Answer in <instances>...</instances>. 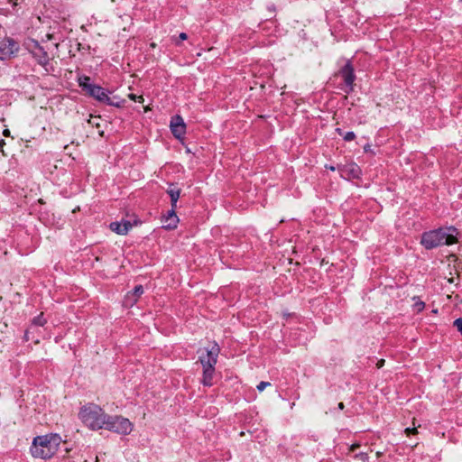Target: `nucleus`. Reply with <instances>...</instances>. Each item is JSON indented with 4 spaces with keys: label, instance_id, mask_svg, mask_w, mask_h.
Masks as SVG:
<instances>
[{
    "label": "nucleus",
    "instance_id": "obj_1",
    "mask_svg": "<svg viewBox=\"0 0 462 462\" xmlns=\"http://www.w3.org/2000/svg\"><path fill=\"white\" fill-rule=\"evenodd\" d=\"M458 234V230L453 226L441 227L423 233L420 243L426 249L449 245L457 243Z\"/></svg>",
    "mask_w": 462,
    "mask_h": 462
},
{
    "label": "nucleus",
    "instance_id": "obj_2",
    "mask_svg": "<svg viewBox=\"0 0 462 462\" xmlns=\"http://www.w3.org/2000/svg\"><path fill=\"white\" fill-rule=\"evenodd\" d=\"M60 443L61 438L58 434L38 436L33 439L31 454L36 458H51L57 452Z\"/></svg>",
    "mask_w": 462,
    "mask_h": 462
},
{
    "label": "nucleus",
    "instance_id": "obj_3",
    "mask_svg": "<svg viewBox=\"0 0 462 462\" xmlns=\"http://www.w3.org/2000/svg\"><path fill=\"white\" fill-rule=\"evenodd\" d=\"M220 347L217 344H213L210 347H205L199 350V360L203 367L202 383L205 386L213 384V377L215 374V365L217 362V356Z\"/></svg>",
    "mask_w": 462,
    "mask_h": 462
},
{
    "label": "nucleus",
    "instance_id": "obj_4",
    "mask_svg": "<svg viewBox=\"0 0 462 462\" xmlns=\"http://www.w3.org/2000/svg\"><path fill=\"white\" fill-rule=\"evenodd\" d=\"M79 417L88 428L93 430L102 429L108 420V415L94 403L84 405L79 412Z\"/></svg>",
    "mask_w": 462,
    "mask_h": 462
},
{
    "label": "nucleus",
    "instance_id": "obj_5",
    "mask_svg": "<svg viewBox=\"0 0 462 462\" xmlns=\"http://www.w3.org/2000/svg\"><path fill=\"white\" fill-rule=\"evenodd\" d=\"M103 428L118 434L128 435L133 430V424L128 419L108 415V420H106V425Z\"/></svg>",
    "mask_w": 462,
    "mask_h": 462
},
{
    "label": "nucleus",
    "instance_id": "obj_6",
    "mask_svg": "<svg viewBox=\"0 0 462 462\" xmlns=\"http://www.w3.org/2000/svg\"><path fill=\"white\" fill-rule=\"evenodd\" d=\"M30 52L40 65L46 66L49 63L48 52L37 42L31 46Z\"/></svg>",
    "mask_w": 462,
    "mask_h": 462
},
{
    "label": "nucleus",
    "instance_id": "obj_7",
    "mask_svg": "<svg viewBox=\"0 0 462 462\" xmlns=\"http://www.w3.org/2000/svg\"><path fill=\"white\" fill-rule=\"evenodd\" d=\"M170 127L177 139H181L186 133V125L180 116H174L171 118Z\"/></svg>",
    "mask_w": 462,
    "mask_h": 462
},
{
    "label": "nucleus",
    "instance_id": "obj_8",
    "mask_svg": "<svg viewBox=\"0 0 462 462\" xmlns=\"http://www.w3.org/2000/svg\"><path fill=\"white\" fill-rule=\"evenodd\" d=\"M17 50V43L10 38L0 41V60L10 57Z\"/></svg>",
    "mask_w": 462,
    "mask_h": 462
},
{
    "label": "nucleus",
    "instance_id": "obj_9",
    "mask_svg": "<svg viewBox=\"0 0 462 462\" xmlns=\"http://www.w3.org/2000/svg\"><path fill=\"white\" fill-rule=\"evenodd\" d=\"M340 73L344 79L346 86L352 89L356 76L354 73V68L349 61L342 68Z\"/></svg>",
    "mask_w": 462,
    "mask_h": 462
},
{
    "label": "nucleus",
    "instance_id": "obj_10",
    "mask_svg": "<svg viewBox=\"0 0 462 462\" xmlns=\"http://www.w3.org/2000/svg\"><path fill=\"white\" fill-rule=\"evenodd\" d=\"M89 96L93 97L99 102L105 103V101H108V93L107 91L98 85H94L93 87H88V91L87 92Z\"/></svg>",
    "mask_w": 462,
    "mask_h": 462
},
{
    "label": "nucleus",
    "instance_id": "obj_11",
    "mask_svg": "<svg viewBox=\"0 0 462 462\" xmlns=\"http://www.w3.org/2000/svg\"><path fill=\"white\" fill-rule=\"evenodd\" d=\"M132 227L133 224L129 220L112 222L110 224V229L118 235H126Z\"/></svg>",
    "mask_w": 462,
    "mask_h": 462
},
{
    "label": "nucleus",
    "instance_id": "obj_12",
    "mask_svg": "<svg viewBox=\"0 0 462 462\" xmlns=\"http://www.w3.org/2000/svg\"><path fill=\"white\" fill-rule=\"evenodd\" d=\"M143 293V287L142 285H137L134 287V291L128 292L125 296V306L132 307L136 303L138 298Z\"/></svg>",
    "mask_w": 462,
    "mask_h": 462
},
{
    "label": "nucleus",
    "instance_id": "obj_13",
    "mask_svg": "<svg viewBox=\"0 0 462 462\" xmlns=\"http://www.w3.org/2000/svg\"><path fill=\"white\" fill-rule=\"evenodd\" d=\"M342 175H346L348 178H358L361 170L356 163H350L347 165H345L344 168L341 170Z\"/></svg>",
    "mask_w": 462,
    "mask_h": 462
},
{
    "label": "nucleus",
    "instance_id": "obj_14",
    "mask_svg": "<svg viewBox=\"0 0 462 462\" xmlns=\"http://www.w3.org/2000/svg\"><path fill=\"white\" fill-rule=\"evenodd\" d=\"M167 193L171 197V208H176L177 202L180 195V189L177 188L175 185L171 184L167 189Z\"/></svg>",
    "mask_w": 462,
    "mask_h": 462
},
{
    "label": "nucleus",
    "instance_id": "obj_15",
    "mask_svg": "<svg viewBox=\"0 0 462 462\" xmlns=\"http://www.w3.org/2000/svg\"><path fill=\"white\" fill-rule=\"evenodd\" d=\"M179 218L162 217L163 227L166 229H174L177 227Z\"/></svg>",
    "mask_w": 462,
    "mask_h": 462
},
{
    "label": "nucleus",
    "instance_id": "obj_16",
    "mask_svg": "<svg viewBox=\"0 0 462 462\" xmlns=\"http://www.w3.org/2000/svg\"><path fill=\"white\" fill-rule=\"evenodd\" d=\"M79 84L85 92L88 91V87H93L95 85L90 83V78L88 76L79 77Z\"/></svg>",
    "mask_w": 462,
    "mask_h": 462
},
{
    "label": "nucleus",
    "instance_id": "obj_17",
    "mask_svg": "<svg viewBox=\"0 0 462 462\" xmlns=\"http://www.w3.org/2000/svg\"><path fill=\"white\" fill-rule=\"evenodd\" d=\"M102 121V118L100 116H90V119L88 120V124H90L92 126H95L96 128H100V123ZM99 135H104L103 130H98Z\"/></svg>",
    "mask_w": 462,
    "mask_h": 462
},
{
    "label": "nucleus",
    "instance_id": "obj_18",
    "mask_svg": "<svg viewBox=\"0 0 462 462\" xmlns=\"http://www.w3.org/2000/svg\"><path fill=\"white\" fill-rule=\"evenodd\" d=\"M46 319L43 317V313H41L39 316L33 318L32 319V325L35 326H43L46 323Z\"/></svg>",
    "mask_w": 462,
    "mask_h": 462
},
{
    "label": "nucleus",
    "instance_id": "obj_19",
    "mask_svg": "<svg viewBox=\"0 0 462 462\" xmlns=\"http://www.w3.org/2000/svg\"><path fill=\"white\" fill-rule=\"evenodd\" d=\"M337 131L339 133L340 135H343V138L346 142H350L355 139L356 134L354 132H346L343 134L342 131L340 129H337Z\"/></svg>",
    "mask_w": 462,
    "mask_h": 462
},
{
    "label": "nucleus",
    "instance_id": "obj_20",
    "mask_svg": "<svg viewBox=\"0 0 462 462\" xmlns=\"http://www.w3.org/2000/svg\"><path fill=\"white\" fill-rule=\"evenodd\" d=\"M106 104L116 107H120L123 106V101H115L114 98L108 97V101H105Z\"/></svg>",
    "mask_w": 462,
    "mask_h": 462
},
{
    "label": "nucleus",
    "instance_id": "obj_21",
    "mask_svg": "<svg viewBox=\"0 0 462 462\" xmlns=\"http://www.w3.org/2000/svg\"><path fill=\"white\" fill-rule=\"evenodd\" d=\"M355 457L360 459L362 462L369 461V457H368L367 453H364V452L358 453L355 456Z\"/></svg>",
    "mask_w": 462,
    "mask_h": 462
},
{
    "label": "nucleus",
    "instance_id": "obj_22",
    "mask_svg": "<svg viewBox=\"0 0 462 462\" xmlns=\"http://www.w3.org/2000/svg\"><path fill=\"white\" fill-rule=\"evenodd\" d=\"M129 98L131 100H134V101H138L140 103H143V96H136L135 94H129L128 95Z\"/></svg>",
    "mask_w": 462,
    "mask_h": 462
},
{
    "label": "nucleus",
    "instance_id": "obj_23",
    "mask_svg": "<svg viewBox=\"0 0 462 462\" xmlns=\"http://www.w3.org/2000/svg\"><path fill=\"white\" fill-rule=\"evenodd\" d=\"M454 326L457 328L459 332L462 333V318H458L454 321Z\"/></svg>",
    "mask_w": 462,
    "mask_h": 462
},
{
    "label": "nucleus",
    "instance_id": "obj_24",
    "mask_svg": "<svg viewBox=\"0 0 462 462\" xmlns=\"http://www.w3.org/2000/svg\"><path fill=\"white\" fill-rule=\"evenodd\" d=\"M270 385V383L268 382H261L258 385H257V390L259 392H263L267 386Z\"/></svg>",
    "mask_w": 462,
    "mask_h": 462
},
{
    "label": "nucleus",
    "instance_id": "obj_25",
    "mask_svg": "<svg viewBox=\"0 0 462 462\" xmlns=\"http://www.w3.org/2000/svg\"><path fill=\"white\" fill-rule=\"evenodd\" d=\"M163 217H174L179 218L176 215L175 208H171L170 211H168L167 215L163 216Z\"/></svg>",
    "mask_w": 462,
    "mask_h": 462
},
{
    "label": "nucleus",
    "instance_id": "obj_26",
    "mask_svg": "<svg viewBox=\"0 0 462 462\" xmlns=\"http://www.w3.org/2000/svg\"><path fill=\"white\" fill-rule=\"evenodd\" d=\"M417 432H418V431H417V429H416V428H412V429H411V428H406V429H405V433H406L407 435H410V434H416Z\"/></svg>",
    "mask_w": 462,
    "mask_h": 462
},
{
    "label": "nucleus",
    "instance_id": "obj_27",
    "mask_svg": "<svg viewBox=\"0 0 462 462\" xmlns=\"http://www.w3.org/2000/svg\"><path fill=\"white\" fill-rule=\"evenodd\" d=\"M415 307L417 308L418 311H420L424 308V302L420 301L415 304Z\"/></svg>",
    "mask_w": 462,
    "mask_h": 462
},
{
    "label": "nucleus",
    "instance_id": "obj_28",
    "mask_svg": "<svg viewBox=\"0 0 462 462\" xmlns=\"http://www.w3.org/2000/svg\"><path fill=\"white\" fill-rule=\"evenodd\" d=\"M360 447V444L359 443H354L351 447H350V451H355L356 448H358Z\"/></svg>",
    "mask_w": 462,
    "mask_h": 462
},
{
    "label": "nucleus",
    "instance_id": "obj_29",
    "mask_svg": "<svg viewBox=\"0 0 462 462\" xmlns=\"http://www.w3.org/2000/svg\"><path fill=\"white\" fill-rule=\"evenodd\" d=\"M179 38H180V40L184 41V40H187L188 35L185 32H181V33H180Z\"/></svg>",
    "mask_w": 462,
    "mask_h": 462
},
{
    "label": "nucleus",
    "instance_id": "obj_30",
    "mask_svg": "<svg viewBox=\"0 0 462 462\" xmlns=\"http://www.w3.org/2000/svg\"><path fill=\"white\" fill-rule=\"evenodd\" d=\"M383 364H384V360H383V359L379 360V361L377 362V365H377V368H381V367H383Z\"/></svg>",
    "mask_w": 462,
    "mask_h": 462
},
{
    "label": "nucleus",
    "instance_id": "obj_31",
    "mask_svg": "<svg viewBox=\"0 0 462 462\" xmlns=\"http://www.w3.org/2000/svg\"><path fill=\"white\" fill-rule=\"evenodd\" d=\"M3 134L5 136H9L10 135V131L8 129H5L4 132H3Z\"/></svg>",
    "mask_w": 462,
    "mask_h": 462
},
{
    "label": "nucleus",
    "instance_id": "obj_32",
    "mask_svg": "<svg viewBox=\"0 0 462 462\" xmlns=\"http://www.w3.org/2000/svg\"><path fill=\"white\" fill-rule=\"evenodd\" d=\"M344 407H345V405H344V403H343V402H339V403H338V409H339V410H343V409H344Z\"/></svg>",
    "mask_w": 462,
    "mask_h": 462
},
{
    "label": "nucleus",
    "instance_id": "obj_33",
    "mask_svg": "<svg viewBox=\"0 0 462 462\" xmlns=\"http://www.w3.org/2000/svg\"><path fill=\"white\" fill-rule=\"evenodd\" d=\"M46 38H47V40L51 41V40H52L53 36H52V34L48 33L46 35Z\"/></svg>",
    "mask_w": 462,
    "mask_h": 462
},
{
    "label": "nucleus",
    "instance_id": "obj_34",
    "mask_svg": "<svg viewBox=\"0 0 462 462\" xmlns=\"http://www.w3.org/2000/svg\"><path fill=\"white\" fill-rule=\"evenodd\" d=\"M5 144V140L0 139V147H3Z\"/></svg>",
    "mask_w": 462,
    "mask_h": 462
},
{
    "label": "nucleus",
    "instance_id": "obj_35",
    "mask_svg": "<svg viewBox=\"0 0 462 462\" xmlns=\"http://www.w3.org/2000/svg\"><path fill=\"white\" fill-rule=\"evenodd\" d=\"M382 455H383V452H381V451H377L376 452V457H380Z\"/></svg>",
    "mask_w": 462,
    "mask_h": 462
},
{
    "label": "nucleus",
    "instance_id": "obj_36",
    "mask_svg": "<svg viewBox=\"0 0 462 462\" xmlns=\"http://www.w3.org/2000/svg\"><path fill=\"white\" fill-rule=\"evenodd\" d=\"M365 151H369V148L367 146L365 147Z\"/></svg>",
    "mask_w": 462,
    "mask_h": 462
}]
</instances>
